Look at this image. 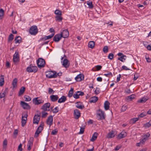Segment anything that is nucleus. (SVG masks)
<instances>
[{
	"label": "nucleus",
	"mask_w": 151,
	"mask_h": 151,
	"mask_svg": "<svg viewBox=\"0 0 151 151\" xmlns=\"http://www.w3.org/2000/svg\"><path fill=\"white\" fill-rule=\"evenodd\" d=\"M55 13L57 15L55 17L56 21L58 22H60L62 20V17L61 16L62 15V12L60 10H55Z\"/></svg>",
	"instance_id": "nucleus-1"
},
{
	"label": "nucleus",
	"mask_w": 151,
	"mask_h": 151,
	"mask_svg": "<svg viewBox=\"0 0 151 151\" xmlns=\"http://www.w3.org/2000/svg\"><path fill=\"white\" fill-rule=\"evenodd\" d=\"M37 64L39 68H43L44 67L45 65V60L43 58H39L37 60Z\"/></svg>",
	"instance_id": "nucleus-2"
},
{
	"label": "nucleus",
	"mask_w": 151,
	"mask_h": 151,
	"mask_svg": "<svg viewBox=\"0 0 151 151\" xmlns=\"http://www.w3.org/2000/svg\"><path fill=\"white\" fill-rule=\"evenodd\" d=\"M46 76L49 78H55L57 77V75L54 71H48L46 73Z\"/></svg>",
	"instance_id": "nucleus-3"
},
{
	"label": "nucleus",
	"mask_w": 151,
	"mask_h": 151,
	"mask_svg": "<svg viewBox=\"0 0 151 151\" xmlns=\"http://www.w3.org/2000/svg\"><path fill=\"white\" fill-rule=\"evenodd\" d=\"M38 31L37 27L34 25L30 27L29 30V32L31 35H35L38 32Z\"/></svg>",
	"instance_id": "nucleus-4"
},
{
	"label": "nucleus",
	"mask_w": 151,
	"mask_h": 151,
	"mask_svg": "<svg viewBox=\"0 0 151 151\" xmlns=\"http://www.w3.org/2000/svg\"><path fill=\"white\" fill-rule=\"evenodd\" d=\"M44 125L40 124L37 129L35 133L34 137H38L39 134L42 132L43 129V126Z\"/></svg>",
	"instance_id": "nucleus-5"
},
{
	"label": "nucleus",
	"mask_w": 151,
	"mask_h": 151,
	"mask_svg": "<svg viewBox=\"0 0 151 151\" xmlns=\"http://www.w3.org/2000/svg\"><path fill=\"white\" fill-rule=\"evenodd\" d=\"M13 61L14 63H17L19 61V55L18 50L15 51V53L13 55Z\"/></svg>",
	"instance_id": "nucleus-6"
},
{
	"label": "nucleus",
	"mask_w": 151,
	"mask_h": 151,
	"mask_svg": "<svg viewBox=\"0 0 151 151\" xmlns=\"http://www.w3.org/2000/svg\"><path fill=\"white\" fill-rule=\"evenodd\" d=\"M37 68L36 66H30L27 68V71L29 72H36L37 70Z\"/></svg>",
	"instance_id": "nucleus-7"
},
{
	"label": "nucleus",
	"mask_w": 151,
	"mask_h": 151,
	"mask_svg": "<svg viewBox=\"0 0 151 151\" xmlns=\"http://www.w3.org/2000/svg\"><path fill=\"white\" fill-rule=\"evenodd\" d=\"M33 140L34 138L33 137H31L30 138L27 145L28 150H30L31 149L33 145Z\"/></svg>",
	"instance_id": "nucleus-8"
},
{
	"label": "nucleus",
	"mask_w": 151,
	"mask_h": 151,
	"mask_svg": "<svg viewBox=\"0 0 151 151\" xmlns=\"http://www.w3.org/2000/svg\"><path fill=\"white\" fill-rule=\"evenodd\" d=\"M150 136V134L148 133L144 135L142 138L140 139V142L142 144H144L145 141L148 139V137Z\"/></svg>",
	"instance_id": "nucleus-9"
},
{
	"label": "nucleus",
	"mask_w": 151,
	"mask_h": 151,
	"mask_svg": "<svg viewBox=\"0 0 151 151\" xmlns=\"http://www.w3.org/2000/svg\"><path fill=\"white\" fill-rule=\"evenodd\" d=\"M60 34L62 36V37L64 38L68 37L69 35V32L67 29L63 30L62 32H61Z\"/></svg>",
	"instance_id": "nucleus-10"
},
{
	"label": "nucleus",
	"mask_w": 151,
	"mask_h": 151,
	"mask_svg": "<svg viewBox=\"0 0 151 151\" xmlns=\"http://www.w3.org/2000/svg\"><path fill=\"white\" fill-rule=\"evenodd\" d=\"M38 97L34 98L33 100V103L35 105H38L44 102V101L42 100L38 99Z\"/></svg>",
	"instance_id": "nucleus-11"
},
{
	"label": "nucleus",
	"mask_w": 151,
	"mask_h": 151,
	"mask_svg": "<svg viewBox=\"0 0 151 151\" xmlns=\"http://www.w3.org/2000/svg\"><path fill=\"white\" fill-rule=\"evenodd\" d=\"M50 104L49 103H47L44 104L42 107L41 109L44 111L49 110V109L50 106Z\"/></svg>",
	"instance_id": "nucleus-12"
},
{
	"label": "nucleus",
	"mask_w": 151,
	"mask_h": 151,
	"mask_svg": "<svg viewBox=\"0 0 151 151\" xmlns=\"http://www.w3.org/2000/svg\"><path fill=\"white\" fill-rule=\"evenodd\" d=\"M84 94V93L83 92L81 91H78L76 92L73 95V97L76 99H77L79 98V96H83Z\"/></svg>",
	"instance_id": "nucleus-13"
},
{
	"label": "nucleus",
	"mask_w": 151,
	"mask_h": 151,
	"mask_svg": "<svg viewBox=\"0 0 151 151\" xmlns=\"http://www.w3.org/2000/svg\"><path fill=\"white\" fill-rule=\"evenodd\" d=\"M104 113L101 110L99 109L98 111V115L100 116V119L102 120L104 119L105 117L104 115Z\"/></svg>",
	"instance_id": "nucleus-14"
},
{
	"label": "nucleus",
	"mask_w": 151,
	"mask_h": 151,
	"mask_svg": "<svg viewBox=\"0 0 151 151\" xmlns=\"http://www.w3.org/2000/svg\"><path fill=\"white\" fill-rule=\"evenodd\" d=\"M62 36L59 34H58L55 35L53 37V40L55 42H58L62 37Z\"/></svg>",
	"instance_id": "nucleus-15"
},
{
	"label": "nucleus",
	"mask_w": 151,
	"mask_h": 151,
	"mask_svg": "<svg viewBox=\"0 0 151 151\" xmlns=\"http://www.w3.org/2000/svg\"><path fill=\"white\" fill-rule=\"evenodd\" d=\"M63 66L65 68H67L69 67L70 65V63L69 61L67 59H64L63 61L62 64Z\"/></svg>",
	"instance_id": "nucleus-16"
},
{
	"label": "nucleus",
	"mask_w": 151,
	"mask_h": 151,
	"mask_svg": "<svg viewBox=\"0 0 151 151\" xmlns=\"http://www.w3.org/2000/svg\"><path fill=\"white\" fill-rule=\"evenodd\" d=\"M149 99V98L147 96H144L142 98L139 100L137 102L138 103H145Z\"/></svg>",
	"instance_id": "nucleus-17"
},
{
	"label": "nucleus",
	"mask_w": 151,
	"mask_h": 151,
	"mask_svg": "<svg viewBox=\"0 0 151 151\" xmlns=\"http://www.w3.org/2000/svg\"><path fill=\"white\" fill-rule=\"evenodd\" d=\"M75 79L77 81H80L84 79V76L82 74H80L76 76Z\"/></svg>",
	"instance_id": "nucleus-18"
},
{
	"label": "nucleus",
	"mask_w": 151,
	"mask_h": 151,
	"mask_svg": "<svg viewBox=\"0 0 151 151\" xmlns=\"http://www.w3.org/2000/svg\"><path fill=\"white\" fill-rule=\"evenodd\" d=\"M53 117L52 116H49L47 120V123L50 126L52 124Z\"/></svg>",
	"instance_id": "nucleus-19"
},
{
	"label": "nucleus",
	"mask_w": 151,
	"mask_h": 151,
	"mask_svg": "<svg viewBox=\"0 0 151 151\" xmlns=\"http://www.w3.org/2000/svg\"><path fill=\"white\" fill-rule=\"evenodd\" d=\"M20 104L24 109H29V106L27 103L21 101Z\"/></svg>",
	"instance_id": "nucleus-20"
},
{
	"label": "nucleus",
	"mask_w": 151,
	"mask_h": 151,
	"mask_svg": "<svg viewBox=\"0 0 151 151\" xmlns=\"http://www.w3.org/2000/svg\"><path fill=\"white\" fill-rule=\"evenodd\" d=\"M127 136V133L124 131L122 132L118 135V139H121Z\"/></svg>",
	"instance_id": "nucleus-21"
},
{
	"label": "nucleus",
	"mask_w": 151,
	"mask_h": 151,
	"mask_svg": "<svg viewBox=\"0 0 151 151\" xmlns=\"http://www.w3.org/2000/svg\"><path fill=\"white\" fill-rule=\"evenodd\" d=\"M40 119V116L38 115H35L34 117L33 123L38 124Z\"/></svg>",
	"instance_id": "nucleus-22"
},
{
	"label": "nucleus",
	"mask_w": 151,
	"mask_h": 151,
	"mask_svg": "<svg viewBox=\"0 0 151 151\" xmlns=\"http://www.w3.org/2000/svg\"><path fill=\"white\" fill-rule=\"evenodd\" d=\"M115 136L114 132L113 131H111L107 134L106 137L107 138L109 139L114 137Z\"/></svg>",
	"instance_id": "nucleus-23"
},
{
	"label": "nucleus",
	"mask_w": 151,
	"mask_h": 151,
	"mask_svg": "<svg viewBox=\"0 0 151 151\" xmlns=\"http://www.w3.org/2000/svg\"><path fill=\"white\" fill-rule=\"evenodd\" d=\"M74 113L75 116V118L76 119H78L80 116V113L79 110L75 109L74 110Z\"/></svg>",
	"instance_id": "nucleus-24"
},
{
	"label": "nucleus",
	"mask_w": 151,
	"mask_h": 151,
	"mask_svg": "<svg viewBox=\"0 0 151 151\" xmlns=\"http://www.w3.org/2000/svg\"><path fill=\"white\" fill-rule=\"evenodd\" d=\"M50 98L51 101L52 102L56 101L58 99V97L57 95H52Z\"/></svg>",
	"instance_id": "nucleus-25"
},
{
	"label": "nucleus",
	"mask_w": 151,
	"mask_h": 151,
	"mask_svg": "<svg viewBox=\"0 0 151 151\" xmlns=\"http://www.w3.org/2000/svg\"><path fill=\"white\" fill-rule=\"evenodd\" d=\"M54 34L52 33L51 35L48 36H46L45 37L42 38L41 39V40L42 41H45L48 39H50L54 35Z\"/></svg>",
	"instance_id": "nucleus-26"
},
{
	"label": "nucleus",
	"mask_w": 151,
	"mask_h": 151,
	"mask_svg": "<svg viewBox=\"0 0 151 151\" xmlns=\"http://www.w3.org/2000/svg\"><path fill=\"white\" fill-rule=\"evenodd\" d=\"M98 97L96 96H93L91 98L89 99V102L90 103H95L98 100Z\"/></svg>",
	"instance_id": "nucleus-27"
},
{
	"label": "nucleus",
	"mask_w": 151,
	"mask_h": 151,
	"mask_svg": "<svg viewBox=\"0 0 151 151\" xmlns=\"http://www.w3.org/2000/svg\"><path fill=\"white\" fill-rule=\"evenodd\" d=\"M21 37L19 36L16 37L14 39L15 41V43H20L22 41Z\"/></svg>",
	"instance_id": "nucleus-28"
},
{
	"label": "nucleus",
	"mask_w": 151,
	"mask_h": 151,
	"mask_svg": "<svg viewBox=\"0 0 151 151\" xmlns=\"http://www.w3.org/2000/svg\"><path fill=\"white\" fill-rule=\"evenodd\" d=\"M95 46V42L93 41H90L89 42L88 44V47L91 49L94 48Z\"/></svg>",
	"instance_id": "nucleus-29"
},
{
	"label": "nucleus",
	"mask_w": 151,
	"mask_h": 151,
	"mask_svg": "<svg viewBox=\"0 0 151 151\" xmlns=\"http://www.w3.org/2000/svg\"><path fill=\"white\" fill-rule=\"evenodd\" d=\"M66 99V98L64 96H62L61 98L59 99L58 102L59 103H61L64 102Z\"/></svg>",
	"instance_id": "nucleus-30"
},
{
	"label": "nucleus",
	"mask_w": 151,
	"mask_h": 151,
	"mask_svg": "<svg viewBox=\"0 0 151 151\" xmlns=\"http://www.w3.org/2000/svg\"><path fill=\"white\" fill-rule=\"evenodd\" d=\"M98 134L96 132H95L91 138L90 139V141L93 142L96 140Z\"/></svg>",
	"instance_id": "nucleus-31"
},
{
	"label": "nucleus",
	"mask_w": 151,
	"mask_h": 151,
	"mask_svg": "<svg viewBox=\"0 0 151 151\" xmlns=\"http://www.w3.org/2000/svg\"><path fill=\"white\" fill-rule=\"evenodd\" d=\"M76 106L77 108L80 109H83L84 107V106L83 104H81L80 102H77Z\"/></svg>",
	"instance_id": "nucleus-32"
},
{
	"label": "nucleus",
	"mask_w": 151,
	"mask_h": 151,
	"mask_svg": "<svg viewBox=\"0 0 151 151\" xmlns=\"http://www.w3.org/2000/svg\"><path fill=\"white\" fill-rule=\"evenodd\" d=\"M110 103L108 101H105L104 104V107L106 110L109 109V107Z\"/></svg>",
	"instance_id": "nucleus-33"
},
{
	"label": "nucleus",
	"mask_w": 151,
	"mask_h": 151,
	"mask_svg": "<svg viewBox=\"0 0 151 151\" xmlns=\"http://www.w3.org/2000/svg\"><path fill=\"white\" fill-rule=\"evenodd\" d=\"M25 89V88L24 87H22L19 92V96H20L23 94L24 92Z\"/></svg>",
	"instance_id": "nucleus-34"
},
{
	"label": "nucleus",
	"mask_w": 151,
	"mask_h": 151,
	"mask_svg": "<svg viewBox=\"0 0 151 151\" xmlns=\"http://www.w3.org/2000/svg\"><path fill=\"white\" fill-rule=\"evenodd\" d=\"M86 4L88 6V8L90 9H92L93 8V5L92 2L90 1H87Z\"/></svg>",
	"instance_id": "nucleus-35"
},
{
	"label": "nucleus",
	"mask_w": 151,
	"mask_h": 151,
	"mask_svg": "<svg viewBox=\"0 0 151 151\" xmlns=\"http://www.w3.org/2000/svg\"><path fill=\"white\" fill-rule=\"evenodd\" d=\"M139 117L134 118L130 120L129 122L130 124H134L136 122L139 120Z\"/></svg>",
	"instance_id": "nucleus-36"
},
{
	"label": "nucleus",
	"mask_w": 151,
	"mask_h": 151,
	"mask_svg": "<svg viewBox=\"0 0 151 151\" xmlns=\"http://www.w3.org/2000/svg\"><path fill=\"white\" fill-rule=\"evenodd\" d=\"M22 118V125L23 127H24L26 124L27 122V118Z\"/></svg>",
	"instance_id": "nucleus-37"
},
{
	"label": "nucleus",
	"mask_w": 151,
	"mask_h": 151,
	"mask_svg": "<svg viewBox=\"0 0 151 151\" xmlns=\"http://www.w3.org/2000/svg\"><path fill=\"white\" fill-rule=\"evenodd\" d=\"M4 83V79L3 76L0 77V86H2Z\"/></svg>",
	"instance_id": "nucleus-38"
},
{
	"label": "nucleus",
	"mask_w": 151,
	"mask_h": 151,
	"mask_svg": "<svg viewBox=\"0 0 151 151\" xmlns=\"http://www.w3.org/2000/svg\"><path fill=\"white\" fill-rule=\"evenodd\" d=\"M17 79L14 78L13 81L12 82V85L13 88H15L17 86Z\"/></svg>",
	"instance_id": "nucleus-39"
},
{
	"label": "nucleus",
	"mask_w": 151,
	"mask_h": 151,
	"mask_svg": "<svg viewBox=\"0 0 151 151\" xmlns=\"http://www.w3.org/2000/svg\"><path fill=\"white\" fill-rule=\"evenodd\" d=\"M73 93V88H71L70 90L69 91L68 96L69 97H72Z\"/></svg>",
	"instance_id": "nucleus-40"
},
{
	"label": "nucleus",
	"mask_w": 151,
	"mask_h": 151,
	"mask_svg": "<svg viewBox=\"0 0 151 151\" xmlns=\"http://www.w3.org/2000/svg\"><path fill=\"white\" fill-rule=\"evenodd\" d=\"M7 88H6L3 93L0 94V98L1 99L3 98L5 96V93L7 91Z\"/></svg>",
	"instance_id": "nucleus-41"
},
{
	"label": "nucleus",
	"mask_w": 151,
	"mask_h": 151,
	"mask_svg": "<svg viewBox=\"0 0 151 151\" xmlns=\"http://www.w3.org/2000/svg\"><path fill=\"white\" fill-rule=\"evenodd\" d=\"M124 57H126V56L125 55H123L120 57L119 58H118V60L121 61L122 62H124L125 60V59L124 58Z\"/></svg>",
	"instance_id": "nucleus-42"
},
{
	"label": "nucleus",
	"mask_w": 151,
	"mask_h": 151,
	"mask_svg": "<svg viewBox=\"0 0 151 151\" xmlns=\"http://www.w3.org/2000/svg\"><path fill=\"white\" fill-rule=\"evenodd\" d=\"M85 128V126H83L82 127H81L80 131L79 133V134H82L83 133L84 129Z\"/></svg>",
	"instance_id": "nucleus-43"
},
{
	"label": "nucleus",
	"mask_w": 151,
	"mask_h": 151,
	"mask_svg": "<svg viewBox=\"0 0 151 151\" xmlns=\"http://www.w3.org/2000/svg\"><path fill=\"white\" fill-rule=\"evenodd\" d=\"M25 101H31V98L28 96H24V97Z\"/></svg>",
	"instance_id": "nucleus-44"
},
{
	"label": "nucleus",
	"mask_w": 151,
	"mask_h": 151,
	"mask_svg": "<svg viewBox=\"0 0 151 151\" xmlns=\"http://www.w3.org/2000/svg\"><path fill=\"white\" fill-rule=\"evenodd\" d=\"M7 144V140L6 139H4L3 142V147L5 149L6 148Z\"/></svg>",
	"instance_id": "nucleus-45"
},
{
	"label": "nucleus",
	"mask_w": 151,
	"mask_h": 151,
	"mask_svg": "<svg viewBox=\"0 0 151 151\" xmlns=\"http://www.w3.org/2000/svg\"><path fill=\"white\" fill-rule=\"evenodd\" d=\"M103 51L104 53H106L108 51V46H106L104 47L103 49Z\"/></svg>",
	"instance_id": "nucleus-46"
},
{
	"label": "nucleus",
	"mask_w": 151,
	"mask_h": 151,
	"mask_svg": "<svg viewBox=\"0 0 151 151\" xmlns=\"http://www.w3.org/2000/svg\"><path fill=\"white\" fill-rule=\"evenodd\" d=\"M4 10H0V19H1L3 18L4 16Z\"/></svg>",
	"instance_id": "nucleus-47"
},
{
	"label": "nucleus",
	"mask_w": 151,
	"mask_h": 151,
	"mask_svg": "<svg viewBox=\"0 0 151 151\" xmlns=\"http://www.w3.org/2000/svg\"><path fill=\"white\" fill-rule=\"evenodd\" d=\"M14 39V35L13 34H10L8 37V41H12Z\"/></svg>",
	"instance_id": "nucleus-48"
},
{
	"label": "nucleus",
	"mask_w": 151,
	"mask_h": 151,
	"mask_svg": "<svg viewBox=\"0 0 151 151\" xmlns=\"http://www.w3.org/2000/svg\"><path fill=\"white\" fill-rule=\"evenodd\" d=\"M54 92L55 91L52 88H48V93L49 94H53Z\"/></svg>",
	"instance_id": "nucleus-49"
},
{
	"label": "nucleus",
	"mask_w": 151,
	"mask_h": 151,
	"mask_svg": "<svg viewBox=\"0 0 151 151\" xmlns=\"http://www.w3.org/2000/svg\"><path fill=\"white\" fill-rule=\"evenodd\" d=\"M47 112H45V111H43L42 112V117L43 118H45L47 116Z\"/></svg>",
	"instance_id": "nucleus-50"
},
{
	"label": "nucleus",
	"mask_w": 151,
	"mask_h": 151,
	"mask_svg": "<svg viewBox=\"0 0 151 151\" xmlns=\"http://www.w3.org/2000/svg\"><path fill=\"white\" fill-rule=\"evenodd\" d=\"M114 55L113 53H110L108 56V58L110 60H112L114 58Z\"/></svg>",
	"instance_id": "nucleus-51"
},
{
	"label": "nucleus",
	"mask_w": 151,
	"mask_h": 151,
	"mask_svg": "<svg viewBox=\"0 0 151 151\" xmlns=\"http://www.w3.org/2000/svg\"><path fill=\"white\" fill-rule=\"evenodd\" d=\"M58 107H56L52 110L53 112L54 113H56L58 112Z\"/></svg>",
	"instance_id": "nucleus-52"
},
{
	"label": "nucleus",
	"mask_w": 151,
	"mask_h": 151,
	"mask_svg": "<svg viewBox=\"0 0 151 151\" xmlns=\"http://www.w3.org/2000/svg\"><path fill=\"white\" fill-rule=\"evenodd\" d=\"M145 127H149L151 126V121H150L145 124Z\"/></svg>",
	"instance_id": "nucleus-53"
},
{
	"label": "nucleus",
	"mask_w": 151,
	"mask_h": 151,
	"mask_svg": "<svg viewBox=\"0 0 151 151\" xmlns=\"http://www.w3.org/2000/svg\"><path fill=\"white\" fill-rule=\"evenodd\" d=\"M104 75L105 76L108 77H109L110 76L112 77V73L110 72H109L107 73L104 74Z\"/></svg>",
	"instance_id": "nucleus-54"
},
{
	"label": "nucleus",
	"mask_w": 151,
	"mask_h": 151,
	"mask_svg": "<svg viewBox=\"0 0 151 151\" xmlns=\"http://www.w3.org/2000/svg\"><path fill=\"white\" fill-rule=\"evenodd\" d=\"M58 133V130L56 129L53 130L51 132V134L53 135H56Z\"/></svg>",
	"instance_id": "nucleus-55"
},
{
	"label": "nucleus",
	"mask_w": 151,
	"mask_h": 151,
	"mask_svg": "<svg viewBox=\"0 0 151 151\" xmlns=\"http://www.w3.org/2000/svg\"><path fill=\"white\" fill-rule=\"evenodd\" d=\"M99 90L100 89L99 88H96V89L94 91L95 93L96 94H99L100 92Z\"/></svg>",
	"instance_id": "nucleus-56"
},
{
	"label": "nucleus",
	"mask_w": 151,
	"mask_h": 151,
	"mask_svg": "<svg viewBox=\"0 0 151 151\" xmlns=\"http://www.w3.org/2000/svg\"><path fill=\"white\" fill-rule=\"evenodd\" d=\"M127 108L126 106L123 105L121 111H124Z\"/></svg>",
	"instance_id": "nucleus-57"
},
{
	"label": "nucleus",
	"mask_w": 151,
	"mask_h": 151,
	"mask_svg": "<svg viewBox=\"0 0 151 151\" xmlns=\"http://www.w3.org/2000/svg\"><path fill=\"white\" fill-rule=\"evenodd\" d=\"M102 66L100 65H98L96 66V68L97 70H99L102 68Z\"/></svg>",
	"instance_id": "nucleus-58"
},
{
	"label": "nucleus",
	"mask_w": 151,
	"mask_h": 151,
	"mask_svg": "<svg viewBox=\"0 0 151 151\" xmlns=\"http://www.w3.org/2000/svg\"><path fill=\"white\" fill-rule=\"evenodd\" d=\"M22 145L21 144H20L18 147V150L20 151H22Z\"/></svg>",
	"instance_id": "nucleus-59"
},
{
	"label": "nucleus",
	"mask_w": 151,
	"mask_h": 151,
	"mask_svg": "<svg viewBox=\"0 0 151 151\" xmlns=\"http://www.w3.org/2000/svg\"><path fill=\"white\" fill-rule=\"evenodd\" d=\"M146 115V113H142L139 115V116L140 117H143Z\"/></svg>",
	"instance_id": "nucleus-60"
},
{
	"label": "nucleus",
	"mask_w": 151,
	"mask_h": 151,
	"mask_svg": "<svg viewBox=\"0 0 151 151\" xmlns=\"http://www.w3.org/2000/svg\"><path fill=\"white\" fill-rule=\"evenodd\" d=\"M27 116H28V115L27 113H23L22 114V118H25V119H26L25 118H27Z\"/></svg>",
	"instance_id": "nucleus-61"
},
{
	"label": "nucleus",
	"mask_w": 151,
	"mask_h": 151,
	"mask_svg": "<svg viewBox=\"0 0 151 151\" xmlns=\"http://www.w3.org/2000/svg\"><path fill=\"white\" fill-rule=\"evenodd\" d=\"M135 98V96L133 95H131L128 97V99H130L131 100H132V99H134Z\"/></svg>",
	"instance_id": "nucleus-62"
},
{
	"label": "nucleus",
	"mask_w": 151,
	"mask_h": 151,
	"mask_svg": "<svg viewBox=\"0 0 151 151\" xmlns=\"http://www.w3.org/2000/svg\"><path fill=\"white\" fill-rule=\"evenodd\" d=\"M122 69L125 70H129L130 69L127 68V67L124 65H123L122 67Z\"/></svg>",
	"instance_id": "nucleus-63"
},
{
	"label": "nucleus",
	"mask_w": 151,
	"mask_h": 151,
	"mask_svg": "<svg viewBox=\"0 0 151 151\" xmlns=\"http://www.w3.org/2000/svg\"><path fill=\"white\" fill-rule=\"evenodd\" d=\"M6 66L8 68H9L10 67V63L7 61L6 62Z\"/></svg>",
	"instance_id": "nucleus-64"
}]
</instances>
